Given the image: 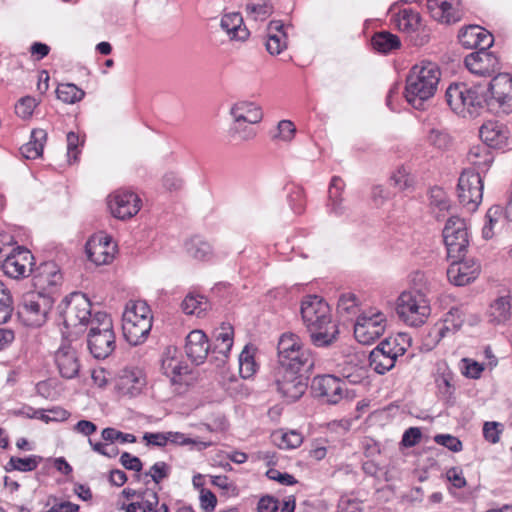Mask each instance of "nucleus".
Returning a JSON list of instances; mask_svg holds the SVG:
<instances>
[{"label": "nucleus", "instance_id": "nucleus-1", "mask_svg": "<svg viewBox=\"0 0 512 512\" xmlns=\"http://www.w3.org/2000/svg\"><path fill=\"white\" fill-rule=\"evenodd\" d=\"M301 316L313 345L327 347L337 340L338 327L332 322L329 305L321 297L306 296L301 303Z\"/></svg>", "mask_w": 512, "mask_h": 512}, {"label": "nucleus", "instance_id": "nucleus-2", "mask_svg": "<svg viewBox=\"0 0 512 512\" xmlns=\"http://www.w3.org/2000/svg\"><path fill=\"white\" fill-rule=\"evenodd\" d=\"M441 72L436 63L422 61L414 65L407 78L405 98L415 109H424V104L432 98L438 88Z\"/></svg>", "mask_w": 512, "mask_h": 512}, {"label": "nucleus", "instance_id": "nucleus-3", "mask_svg": "<svg viewBox=\"0 0 512 512\" xmlns=\"http://www.w3.org/2000/svg\"><path fill=\"white\" fill-rule=\"evenodd\" d=\"M447 104L457 115L475 117L486 106V87L480 84L468 86L465 83L451 84L445 93Z\"/></svg>", "mask_w": 512, "mask_h": 512}, {"label": "nucleus", "instance_id": "nucleus-4", "mask_svg": "<svg viewBox=\"0 0 512 512\" xmlns=\"http://www.w3.org/2000/svg\"><path fill=\"white\" fill-rule=\"evenodd\" d=\"M152 314L148 304L143 300H130L123 312V335L126 340L136 346L148 337L152 328Z\"/></svg>", "mask_w": 512, "mask_h": 512}, {"label": "nucleus", "instance_id": "nucleus-5", "mask_svg": "<svg viewBox=\"0 0 512 512\" xmlns=\"http://www.w3.org/2000/svg\"><path fill=\"white\" fill-rule=\"evenodd\" d=\"M57 311L64 327L75 334L92 325L91 303L83 293L73 292L66 296L57 306Z\"/></svg>", "mask_w": 512, "mask_h": 512}, {"label": "nucleus", "instance_id": "nucleus-6", "mask_svg": "<svg viewBox=\"0 0 512 512\" xmlns=\"http://www.w3.org/2000/svg\"><path fill=\"white\" fill-rule=\"evenodd\" d=\"M87 343L90 353L97 359H105L114 351L115 333L112 320L106 312L93 314Z\"/></svg>", "mask_w": 512, "mask_h": 512}, {"label": "nucleus", "instance_id": "nucleus-7", "mask_svg": "<svg viewBox=\"0 0 512 512\" xmlns=\"http://www.w3.org/2000/svg\"><path fill=\"white\" fill-rule=\"evenodd\" d=\"M396 311L401 320L417 327L426 322L430 315V306L421 291H404L398 297Z\"/></svg>", "mask_w": 512, "mask_h": 512}, {"label": "nucleus", "instance_id": "nucleus-8", "mask_svg": "<svg viewBox=\"0 0 512 512\" xmlns=\"http://www.w3.org/2000/svg\"><path fill=\"white\" fill-rule=\"evenodd\" d=\"M52 306L53 299L48 293L29 291L22 296L18 313L27 326L40 327Z\"/></svg>", "mask_w": 512, "mask_h": 512}, {"label": "nucleus", "instance_id": "nucleus-9", "mask_svg": "<svg viewBox=\"0 0 512 512\" xmlns=\"http://www.w3.org/2000/svg\"><path fill=\"white\" fill-rule=\"evenodd\" d=\"M300 373L278 362L269 375L270 385L288 401H296L304 394L307 387Z\"/></svg>", "mask_w": 512, "mask_h": 512}, {"label": "nucleus", "instance_id": "nucleus-10", "mask_svg": "<svg viewBox=\"0 0 512 512\" xmlns=\"http://www.w3.org/2000/svg\"><path fill=\"white\" fill-rule=\"evenodd\" d=\"M486 87V106L497 114L512 113V75L499 73Z\"/></svg>", "mask_w": 512, "mask_h": 512}, {"label": "nucleus", "instance_id": "nucleus-11", "mask_svg": "<svg viewBox=\"0 0 512 512\" xmlns=\"http://www.w3.org/2000/svg\"><path fill=\"white\" fill-rule=\"evenodd\" d=\"M483 178L479 172L465 169L458 179L457 194L460 204L468 212L478 209L483 198Z\"/></svg>", "mask_w": 512, "mask_h": 512}, {"label": "nucleus", "instance_id": "nucleus-12", "mask_svg": "<svg viewBox=\"0 0 512 512\" xmlns=\"http://www.w3.org/2000/svg\"><path fill=\"white\" fill-rule=\"evenodd\" d=\"M386 326V316L378 310L370 309L357 317L354 335L359 343L369 345L384 334Z\"/></svg>", "mask_w": 512, "mask_h": 512}, {"label": "nucleus", "instance_id": "nucleus-13", "mask_svg": "<svg viewBox=\"0 0 512 512\" xmlns=\"http://www.w3.org/2000/svg\"><path fill=\"white\" fill-rule=\"evenodd\" d=\"M443 239L450 259L464 258L469 246L465 221L456 216L450 217L443 229Z\"/></svg>", "mask_w": 512, "mask_h": 512}, {"label": "nucleus", "instance_id": "nucleus-14", "mask_svg": "<svg viewBox=\"0 0 512 512\" xmlns=\"http://www.w3.org/2000/svg\"><path fill=\"white\" fill-rule=\"evenodd\" d=\"M141 200L134 192L116 191L108 197L111 214L121 220L133 217L140 210Z\"/></svg>", "mask_w": 512, "mask_h": 512}, {"label": "nucleus", "instance_id": "nucleus-15", "mask_svg": "<svg viewBox=\"0 0 512 512\" xmlns=\"http://www.w3.org/2000/svg\"><path fill=\"white\" fill-rule=\"evenodd\" d=\"M344 382L333 375L317 376L312 381V390L316 397L328 404H337L344 397Z\"/></svg>", "mask_w": 512, "mask_h": 512}, {"label": "nucleus", "instance_id": "nucleus-16", "mask_svg": "<svg viewBox=\"0 0 512 512\" xmlns=\"http://www.w3.org/2000/svg\"><path fill=\"white\" fill-rule=\"evenodd\" d=\"M88 259L96 265H105L112 262L116 251L110 236L96 234L89 238L85 245Z\"/></svg>", "mask_w": 512, "mask_h": 512}, {"label": "nucleus", "instance_id": "nucleus-17", "mask_svg": "<svg viewBox=\"0 0 512 512\" xmlns=\"http://www.w3.org/2000/svg\"><path fill=\"white\" fill-rule=\"evenodd\" d=\"M464 62L471 73L480 76H490L500 69L498 57L488 49H480L470 53L465 57Z\"/></svg>", "mask_w": 512, "mask_h": 512}, {"label": "nucleus", "instance_id": "nucleus-18", "mask_svg": "<svg viewBox=\"0 0 512 512\" xmlns=\"http://www.w3.org/2000/svg\"><path fill=\"white\" fill-rule=\"evenodd\" d=\"M447 269L449 281L456 286H464L474 281L480 273V265L473 259H452Z\"/></svg>", "mask_w": 512, "mask_h": 512}, {"label": "nucleus", "instance_id": "nucleus-19", "mask_svg": "<svg viewBox=\"0 0 512 512\" xmlns=\"http://www.w3.org/2000/svg\"><path fill=\"white\" fill-rule=\"evenodd\" d=\"M55 363L60 375L66 379H73L80 371V360L76 349L70 343L62 344L55 352Z\"/></svg>", "mask_w": 512, "mask_h": 512}, {"label": "nucleus", "instance_id": "nucleus-20", "mask_svg": "<svg viewBox=\"0 0 512 512\" xmlns=\"http://www.w3.org/2000/svg\"><path fill=\"white\" fill-rule=\"evenodd\" d=\"M32 259L33 256L30 251L21 249L6 257L2 264V269L11 278L25 277L31 272Z\"/></svg>", "mask_w": 512, "mask_h": 512}, {"label": "nucleus", "instance_id": "nucleus-21", "mask_svg": "<svg viewBox=\"0 0 512 512\" xmlns=\"http://www.w3.org/2000/svg\"><path fill=\"white\" fill-rule=\"evenodd\" d=\"M460 0H426L427 9L433 19L450 24L460 19Z\"/></svg>", "mask_w": 512, "mask_h": 512}, {"label": "nucleus", "instance_id": "nucleus-22", "mask_svg": "<svg viewBox=\"0 0 512 512\" xmlns=\"http://www.w3.org/2000/svg\"><path fill=\"white\" fill-rule=\"evenodd\" d=\"M62 281V275L54 262H46L40 265L33 276V285L38 290L46 294L57 287Z\"/></svg>", "mask_w": 512, "mask_h": 512}, {"label": "nucleus", "instance_id": "nucleus-23", "mask_svg": "<svg viewBox=\"0 0 512 512\" xmlns=\"http://www.w3.org/2000/svg\"><path fill=\"white\" fill-rule=\"evenodd\" d=\"M480 138L489 148L503 149L507 146L509 130L498 121H487L480 128Z\"/></svg>", "mask_w": 512, "mask_h": 512}, {"label": "nucleus", "instance_id": "nucleus-24", "mask_svg": "<svg viewBox=\"0 0 512 512\" xmlns=\"http://www.w3.org/2000/svg\"><path fill=\"white\" fill-rule=\"evenodd\" d=\"M161 370L171 379L172 383H177L178 377L189 372L188 366L182 362L181 355L174 346L165 348L161 356Z\"/></svg>", "mask_w": 512, "mask_h": 512}, {"label": "nucleus", "instance_id": "nucleus-25", "mask_svg": "<svg viewBox=\"0 0 512 512\" xmlns=\"http://www.w3.org/2000/svg\"><path fill=\"white\" fill-rule=\"evenodd\" d=\"M461 44L470 49H489L494 42L493 35L484 28L471 25L459 34Z\"/></svg>", "mask_w": 512, "mask_h": 512}, {"label": "nucleus", "instance_id": "nucleus-26", "mask_svg": "<svg viewBox=\"0 0 512 512\" xmlns=\"http://www.w3.org/2000/svg\"><path fill=\"white\" fill-rule=\"evenodd\" d=\"M210 345L203 331L193 330L186 337V355L196 365L202 364L206 359Z\"/></svg>", "mask_w": 512, "mask_h": 512}, {"label": "nucleus", "instance_id": "nucleus-27", "mask_svg": "<svg viewBox=\"0 0 512 512\" xmlns=\"http://www.w3.org/2000/svg\"><path fill=\"white\" fill-rule=\"evenodd\" d=\"M487 315L491 323L503 324L509 321L512 318V292L498 296L490 304Z\"/></svg>", "mask_w": 512, "mask_h": 512}, {"label": "nucleus", "instance_id": "nucleus-28", "mask_svg": "<svg viewBox=\"0 0 512 512\" xmlns=\"http://www.w3.org/2000/svg\"><path fill=\"white\" fill-rule=\"evenodd\" d=\"M145 383L140 370H124L117 381V388L123 395L133 397L140 394Z\"/></svg>", "mask_w": 512, "mask_h": 512}, {"label": "nucleus", "instance_id": "nucleus-29", "mask_svg": "<svg viewBox=\"0 0 512 512\" xmlns=\"http://www.w3.org/2000/svg\"><path fill=\"white\" fill-rule=\"evenodd\" d=\"M465 313L460 307H452L445 315L443 322L441 324H437L433 333L438 337V340L446 337L449 333H455L458 331L464 321H465Z\"/></svg>", "mask_w": 512, "mask_h": 512}, {"label": "nucleus", "instance_id": "nucleus-30", "mask_svg": "<svg viewBox=\"0 0 512 512\" xmlns=\"http://www.w3.org/2000/svg\"><path fill=\"white\" fill-rule=\"evenodd\" d=\"M280 20H273L268 25L266 49L271 55H279L287 47V35Z\"/></svg>", "mask_w": 512, "mask_h": 512}, {"label": "nucleus", "instance_id": "nucleus-31", "mask_svg": "<svg viewBox=\"0 0 512 512\" xmlns=\"http://www.w3.org/2000/svg\"><path fill=\"white\" fill-rule=\"evenodd\" d=\"M230 115L233 118L245 121L248 124H257L263 118L261 107L248 101H239L235 103L230 109Z\"/></svg>", "mask_w": 512, "mask_h": 512}, {"label": "nucleus", "instance_id": "nucleus-32", "mask_svg": "<svg viewBox=\"0 0 512 512\" xmlns=\"http://www.w3.org/2000/svg\"><path fill=\"white\" fill-rule=\"evenodd\" d=\"M494 155L491 148L484 144L472 146L467 154V161L474 166L476 172L485 173L493 163Z\"/></svg>", "mask_w": 512, "mask_h": 512}, {"label": "nucleus", "instance_id": "nucleus-33", "mask_svg": "<svg viewBox=\"0 0 512 512\" xmlns=\"http://www.w3.org/2000/svg\"><path fill=\"white\" fill-rule=\"evenodd\" d=\"M289 357L290 358L284 363L285 366H288L294 371L304 373L312 372L315 365V358L309 348L302 346L292 355H289Z\"/></svg>", "mask_w": 512, "mask_h": 512}, {"label": "nucleus", "instance_id": "nucleus-34", "mask_svg": "<svg viewBox=\"0 0 512 512\" xmlns=\"http://www.w3.org/2000/svg\"><path fill=\"white\" fill-rule=\"evenodd\" d=\"M220 26L227 32L231 39L244 41L249 36V31L243 26V19L239 13L224 15L221 19Z\"/></svg>", "mask_w": 512, "mask_h": 512}, {"label": "nucleus", "instance_id": "nucleus-35", "mask_svg": "<svg viewBox=\"0 0 512 512\" xmlns=\"http://www.w3.org/2000/svg\"><path fill=\"white\" fill-rule=\"evenodd\" d=\"M304 346L301 338L292 332L283 333L278 341L277 356L278 362L284 364L294 352Z\"/></svg>", "mask_w": 512, "mask_h": 512}, {"label": "nucleus", "instance_id": "nucleus-36", "mask_svg": "<svg viewBox=\"0 0 512 512\" xmlns=\"http://www.w3.org/2000/svg\"><path fill=\"white\" fill-rule=\"evenodd\" d=\"M46 140L47 133L45 130L34 129L31 133V140L20 148L22 156L26 159H37L41 157Z\"/></svg>", "mask_w": 512, "mask_h": 512}, {"label": "nucleus", "instance_id": "nucleus-37", "mask_svg": "<svg viewBox=\"0 0 512 512\" xmlns=\"http://www.w3.org/2000/svg\"><path fill=\"white\" fill-rule=\"evenodd\" d=\"M233 328L229 325L222 326L214 334V346L212 353L227 358L233 345Z\"/></svg>", "mask_w": 512, "mask_h": 512}, {"label": "nucleus", "instance_id": "nucleus-38", "mask_svg": "<svg viewBox=\"0 0 512 512\" xmlns=\"http://www.w3.org/2000/svg\"><path fill=\"white\" fill-rule=\"evenodd\" d=\"M181 307L187 315L202 317L208 310L209 303L204 296L189 293L182 301Z\"/></svg>", "mask_w": 512, "mask_h": 512}, {"label": "nucleus", "instance_id": "nucleus-39", "mask_svg": "<svg viewBox=\"0 0 512 512\" xmlns=\"http://www.w3.org/2000/svg\"><path fill=\"white\" fill-rule=\"evenodd\" d=\"M371 43L376 51L383 54H387L400 47L399 38L388 31L376 33L372 37Z\"/></svg>", "mask_w": 512, "mask_h": 512}, {"label": "nucleus", "instance_id": "nucleus-40", "mask_svg": "<svg viewBox=\"0 0 512 512\" xmlns=\"http://www.w3.org/2000/svg\"><path fill=\"white\" fill-rule=\"evenodd\" d=\"M255 348L246 345L239 355V373L242 378L248 379L252 377L258 368L254 358Z\"/></svg>", "mask_w": 512, "mask_h": 512}, {"label": "nucleus", "instance_id": "nucleus-41", "mask_svg": "<svg viewBox=\"0 0 512 512\" xmlns=\"http://www.w3.org/2000/svg\"><path fill=\"white\" fill-rule=\"evenodd\" d=\"M247 16L255 21L267 19L273 12L270 0H249L246 4Z\"/></svg>", "mask_w": 512, "mask_h": 512}, {"label": "nucleus", "instance_id": "nucleus-42", "mask_svg": "<svg viewBox=\"0 0 512 512\" xmlns=\"http://www.w3.org/2000/svg\"><path fill=\"white\" fill-rule=\"evenodd\" d=\"M186 251L189 256L197 260H208L213 253L210 243L198 236L186 243Z\"/></svg>", "mask_w": 512, "mask_h": 512}, {"label": "nucleus", "instance_id": "nucleus-43", "mask_svg": "<svg viewBox=\"0 0 512 512\" xmlns=\"http://www.w3.org/2000/svg\"><path fill=\"white\" fill-rule=\"evenodd\" d=\"M344 188V182L340 177L334 176L329 187V200L331 211L336 215H342L345 207L342 205L341 192Z\"/></svg>", "mask_w": 512, "mask_h": 512}, {"label": "nucleus", "instance_id": "nucleus-44", "mask_svg": "<svg viewBox=\"0 0 512 512\" xmlns=\"http://www.w3.org/2000/svg\"><path fill=\"white\" fill-rule=\"evenodd\" d=\"M42 458L37 455H30L25 458H20L16 456L10 457L8 463L5 466V470L7 472L10 471H20V472H30L35 470L39 463L41 462Z\"/></svg>", "mask_w": 512, "mask_h": 512}, {"label": "nucleus", "instance_id": "nucleus-45", "mask_svg": "<svg viewBox=\"0 0 512 512\" xmlns=\"http://www.w3.org/2000/svg\"><path fill=\"white\" fill-rule=\"evenodd\" d=\"M396 24L400 31L406 33L416 32L420 26V15L410 9H403L399 12Z\"/></svg>", "mask_w": 512, "mask_h": 512}, {"label": "nucleus", "instance_id": "nucleus-46", "mask_svg": "<svg viewBox=\"0 0 512 512\" xmlns=\"http://www.w3.org/2000/svg\"><path fill=\"white\" fill-rule=\"evenodd\" d=\"M56 94L59 100L67 104L79 102L85 96V92L72 83L60 84L56 90Z\"/></svg>", "mask_w": 512, "mask_h": 512}, {"label": "nucleus", "instance_id": "nucleus-47", "mask_svg": "<svg viewBox=\"0 0 512 512\" xmlns=\"http://www.w3.org/2000/svg\"><path fill=\"white\" fill-rule=\"evenodd\" d=\"M393 358L386 357L378 350H372L369 355V365L378 374H385L395 366Z\"/></svg>", "mask_w": 512, "mask_h": 512}, {"label": "nucleus", "instance_id": "nucleus-48", "mask_svg": "<svg viewBox=\"0 0 512 512\" xmlns=\"http://www.w3.org/2000/svg\"><path fill=\"white\" fill-rule=\"evenodd\" d=\"M69 412L61 407H53L48 410H34L29 418H37L46 423L50 421H65L69 417Z\"/></svg>", "mask_w": 512, "mask_h": 512}, {"label": "nucleus", "instance_id": "nucleus-49", "mask_svg": "<svg viewBox=\"0 0 512 512\" xmlns=\"http://www.w3.org/2000/svg\"><path fill=\"white\" fill-rule=\"evenodd\" d=\"M169 442L178 445H194L197 450H203L213 445L212 441H206L199 438H190L180 432H167Z\"/></svg>", "mask_w": 512, "mask_h": 512}, {"label": "nucleus", "instance_id": "nucleus-50", "mask_svg": "<svg viewBox=\"0 0 512 512\" xmlns=\"http://www.w3.org/2000/svg\"><path fill=\"white\" fill-rule=\"evenodd\" d=\"M251 125L252 124H248L245 121L233 118V123L230 127L231 136L242 141L253 139L256 135V132Z\"/></svg>", "mask_w": 512, "mask_h": 512}, {"label": "nucleus", "instance_id": "nucleus-51", "mask_svg": "<svg viewBox=\"0 0 512 512\" xmlns=\"http://www.w3.org/2000/svg\"><path fill=\"white\" fill-rule=\"evenodd\" d=\"M337 310L342 317L351 319L358 312L356 296L354 294L342 295L338 301Z\"/></svg>", "mask_w": 512, "mask_h": 512}, {"label": "nucleus", "instance_id": "nucleus-52", "mask_svg": "<svg viewBox=\"0 0 512 512\" xmlns=\"http://www.w3.org/2000/svg\"><path fill=\"white\" fill-rule=\"evenodd\" d=\"M13 311V300L8 289L0 281V324L6 323Z\"/></svg>", "mask_w": 512, "mask_h": 512}, {"label": "nucleus", "instance_id": "nucleus-53", "mask_svg": "<svg viewBox=\"0 0 512 512\" xmlns=\"http://www.w3.org/2000/svg\"><path fill=\"white\" fill-rule=\"evenodd\" d=\"M427 140L430 145L440 150L448 149L452 143L450 135L445 130L437 128L429 131Z\"/></svg>", "mask_w": 512, "mask_h": 512}, {"label": "nucleus", "instance_id": "nucleus-54", "mask_svg": "<svg viewBox=\"0 0 512 512\" xmlns=\"http://www.w3.org/2000/svg\"><path fill=\"white\" fill-rule=\"evenodd\" d=\"M373 350H378L386 357L393 358L394 361H396L399 356H402L405 353V348L399 346L396 342V339L393 338H386L380 342Z\"/></svg>", "mask_w": 512, "mask_h": 512}, {"label": "nucleus", "instance_id": "nucleus-55", "mask_svg": "<svg viewBox=\"0 0 512 512\" xmlns=\"http://www.w3.org/2000/svg\"><path fill=\"white\" fill-rule=\"evenodd\" d=\"M503 214L502 207L499 205H494L490 207L486 213L487 223L484 225L482 229V234L485 239H490L493 236V228L495 224L499 221Z\"/></svg>", "mask_w": 512, "mask_h": 512}, {"label": "nucleus", "instance_id": "nucleus-56", "mask_svg": "<svg viewBox=\"0 0 512 512\" xmlns=\"http://www.w3.org/2000/svg\"><path fill=\"white\" fill-rule=\"evenodd\" d=\"M430 205L439 212L448 211L450 208L449 199L443 189L434 187L429 194Z\"/></svg>", "mask_w": 512, "mask_h": 512}, {"label": "nucleus", "instance_id": "nucleus-57", "mask_svg": "<svg viewBox=\"0 0 512 512\" xmlns=\"http://www.w3.org/2000/svg\"><path fill=\"white\" fill-rule=\"evenodd\" d=\"M102 438L110 443L120 442V443H134L136 442V437L133 434L123 433L121 431L116 430L115 428L107 427L102 430L101 433Z\"/></svg>", "mask_w": 512, "mask_h": 512}, {"label": "nucleus", "instance_id": "nucleus-58", "mask_svg": "<svg viewBox=\"0 0 512 512\" xmlns=\"http://www.w3.org/2000/svg\"><path fill=\"white\" fill-rule=\"evenodd\" d=\"M36 106L37 103L33 97H22L15 105V112L20 118L29 119Z\"/></svg>", "mask_w": 512, "mask_h": 512}, {"label": "nucleus", "instance_id": "nucleus-59", "mask_svg": "<svg viewBox=\"0 0 512 512\" xmlns=\"http://www.w3.org/2000/svg\"><path fill=\"white\" fill-rule=\"evenodd\" d=\"M170 473V466L163 462H156L145 475L150 476L151 479L159 484L163 479L167 478Z\"/></svg>", "mask_w": 512, "mask_h": 512}, {"label": "nucleus", "instance_id": "nucleus-60", "mask_svg": "<svg viewBox=\"0 0 512 512\" xmlns=\"http://www.w3.org/2000/svg\"><path fill=\"white\" fill-rule=\"evenodd\" d=\"M437 444L442 445L453 452H459L462 450V442L455 436L450 434H438L434 437Z\"/></svg>", "mask_w": 512, "mask_h": 512}, {"label": "nucleus", "instance_id": "nucleus-61", "mask_svg": "<svg viewBox=\"0 0 512 512\" xmlns=\"http://www.w3.org/2000/svg\"><path fill=\"white\" fill-rule=\"evenodd\" d=\"M80 145L79 136L74 132L67 134V158L70 164L74 163L78 159V146Z\"/></svg>", "mask_w": 512, "mask_h": 512}, {"label": "nucleus", "instance_id": "nucleus-62", "mask_svg": "<svg viewBox=\"0 0 512 512\" xmlns=\"http://www.w3.org/2000/svg\"><path fill=\"white\" fill-rule=\"evenodd\" d=\"M392 184L399 190H405L412 185L413 179L406 169H398L390 178Z\"/></svg>", "mask_w": 512, "mask_h": 512}, {"label": "nucleus", "instance_id": "nucleus-63", "mask_svg": "<svg viewBox=\"0 0 512 512\" xmlns=\"http://www.w3.org/2000/svg\"><path fill=\"white\" fill-rule=\"evenodd\" d=\"M289 202L291 208L296 214L302 213L305 207V196L302 189H294L289 195Z\"/></svg>", "mask_w": 512, "mask_h": 512}, {"label": "nucleus", "instance_id": "nucleus-64", "mask_svg": "<svg viewBox=\"0 0 512 512\" xmlns=\"http://www.w3.org/2000/svg\"><path fill=\"white\" fill-rule=\"evenodd\" d=\"M257 509L259 512H276L279 509L278 500L272 496H263L259 502Z\"/></svg>", "mask_w": 512, "mask_h": 512}]
</instances>
